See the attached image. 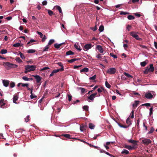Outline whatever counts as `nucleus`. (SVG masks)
<instances>
[{"instance_id": "f257e3e1", "label": "nucleus", "mask_w": 157, "mask_h": 157, "mask_svg": "<svg viewBox=\"0 0 157 157\" xmlns=\"http://www.w3.org/2000/svg\"><path fill=\"white\" fill-rule=\"evenodd\" d=\"M3 65L7 70H10L12 68H17L18 67L17 65L12 63L9 62H4Z\"/></svg>"}, {"instance_id": "f03ea898", "label": "nucleus", "mask_w": 157, "mask_h": 157, "mask_svg": "<svg viewBox=\"0 0 157 157\" xmlns=\"http://www.w3.org/2000/svg\"><path fill=\"white\" fill-rule=\"evenodd\" d=\"M154 70V68L152 64H150V67H147V68L144 71V74H147L149 72H153Z\"/></svg>"}, {"instance_id": "7ed1b4c3", "label": "nucleus", "mask_w": 157, "mask_h": 157, "mask_svg": "<svg viewBox=\"0 0 157 157\" xmlns=\"http://www.w3.org/2000/svg\"><path fill=\"white\" fill-rule=\"evenodd\" d=\"M138 32H136L134 31H132L130 33V34L131 36L134 38H135L137 40L140 41L142 40V38H140L139 37V36L137 35V34H138Z\"/></svg>"}, {"instance_id": "20e7f679", "label": "nucleus", "mask_w": 157, "mask_h": 157, "mask_svg": "<svg viewBox=\"0 0 157 157\" xmlns=\"http://www.w3.org/2000/svg\"><path fill=\"white\" fill-rule=\"evenodd\" d=\"M116 71V69L113 67H111L108 69L106 71V73L110 74H114Z\"/></svg>"}, {"instance_id": "39448f33", "label": "nucleus", "mask_w": 157, "mask_h": 157, "mask_svg": "<svg viewBox=\"0 0 157 157\" xmlns=\"http://www.w3.org/2000/svg\"><path fill=\"white\" fill-rule=\"evenodd\" d=\"M36 67L34 65H27L25 67V70H29L31 71H33L35 70Z\"/></svg>"}, {"instance_id": "423d86ee", "label": "nucleus", "mask_w": 157, "mask_h": 157, "mask_svg": "<svg viewBox=\"0 0 157 157\" xmlns=\"http://www.w3.org/2000/svg\"><path fill=\"white\" fill-rule=\"evenodd\" d=\"M93 47V45L91 44H85L83 48V49L85 51H86L91 48Z\"/></svg>"}, {"instance_id": "0eeeda50", "label": "nucleus", "mask_w": 157, "mask_h": 157, "mask_svg": "<svg viewBox=\"0 0 157 157\" xmlns=\"http://www.w3.org/2000/svg\"><path fill=\"white\" fill-rule=\"evenodd\" d=\"M37 34L40 36V37L42 38V41L43 42L45 41L47 38L46 36L45 35H43V34L40 32L37 31Z\"/></svg>"}, {"instance_id": "6e6552de", "label": "nucleus", "mask_w": 157, "mask_h": 157, "mask_svg": "<svg viewBox=\"0 0 157 157\" xmlns=\"http://www.w3.org/2000/svg\"><path fill=\"white\" fill-rule=\"evenodd\" d=\"M145 97L147 99H151L153 98V95L150 93H146L145 94Z\"/></svg>"}, {"instance_id": "1a4fd4ad", "label": "nucleus", "mask_w": 157, "mask_h": 157, "mask_svg": "<svg viewBox=\"0 0 157 157\" xmlns=\"http://www.w3.org/2000/svg\"><path fill=\"white\" fill-rule=\"evenodd\" d=\"M142 142L143 144L146 145H148L151 143V141L150 139H144L142 140Z\"/></svg>"}, {"instance_id": "9d476101", "label": "nucleus", "mask_w": 157, "mask_h": 157, "mask_svg": "<svg viewBox=\"0 0 157 157\" xmlns=\"http://www.w3.org/2000/svg\"><path fill=\"white\" fill-rule=\"evenodd\" d=\"M128 142L130 143H132L133 144L132 146L136 147V146L137 145V143L138 142L137 141L135 140H132L131 139L129 140H128Z\"/></svg>"}, {"instance_id": "9b49d317", "label": "nucleus", "mask_w": 157, "mask_h": 157, "mask_svg": "<svg viewBox=\"0 0 157 157\" xmlns=\"http://www.w3.org/2000/svg\"><path fill=\"white\" fill-rule=\"evenodd\" d=\"M95 98V97L91 94L88 97L87 100L89 102H90V101H93L94 98Z\"/></svg>"}, {"instance_id": "f8f14e48", "label": "nucleus", "mask_w": 157, "mask_h": 157, "mask_svg": "<svg viewBox=\"0 0 157 157\" xmlns=\"http://www.w3.org/2000/svg\"><path fill=\"white\" fill-rule=\"evenodd\" d=\"M57 64L59 66L61 67L60 68L57 69V70H59V71H64V67L63 66L62 63L61 62H59L57 63Z\"/></svg>"}, {"instance_id": "ddd939ff", "label": "nucleus", "mask_w": 157, "mask_h": 157, "mask_svg": "<svg viewBox=\"0 0 157 157\" xmlns=\"http://www.w3.org/2000/svg\"><path fill=\"white\" fill-rule=\"evenodd\" d=\"M33 76L35 77L36 80V82L38 83L40 82L41 80V77L39 75H34Z\"/></svg>"}, {"instance_id": "4468645a", "label": "nucleus", "mask_w": 157, "mask_h": 157, "mask_svg": "<svg viewBox=\"0 0 157 157\" xmlns=\"http://www.w3.org/2000/svg\"><path fill=\"white\" fill-rule=\"evenodd\" d=\"M2 83H3V85L7 87L8 86L9 83V81L8 80H2Z\"/></svg>"}, {"instance_id": "2eb2a0df", "label": "nucleus", "mask_w": 157, "mask_h": 157, "mask_svg": "<svg viewBox=\"0 0 157 157\" xmlns=\"http://www.w3.org/2000/svg\"><path fill=\"white\" fill-rule=\"evenodd\" d=\"M87 126L85 124H82L80 127V130L81 131H83L84 130H86Z\"/></svg>"}, {"instance_id": "dca6fc26", "label": "nucleus", "mask_w": 157, "mask_h": 157, "mask_svg": "<svg viewBox=\"0 0 157 157\" xmlns=\"http://www.w3.org/2000/svg\"><path fill=\"white\" fill-rule=\"evenodd\" d=\"M124 147L128 149L129 150H131L135 148L136 147L134 146H132V147L131 146L125 145L124 146Z\"/></svg>"}, {"instance_id": "f3484780", "label": "nucleus", "mask_w": 157, "mask_h": 157, "mask_svg": "<svg viewBox=\"0 0 157 157\" xmlns=\"http://www.w3.org/2000/svg\"><path fill=\"white\" fill-rule=\"evenodd\" d=\"M96 48L101 53H103V49L102 47L100 45H98L97 46Z\"/></svg>"}, {"instance_id": "a211bd4d", "label": "nucleus", "mask_w": 157, "mask_h": 157, "mask_svg": "<svg viewBox=\"0 0 157 157\" xmlns=\"http://www.w3.org/2000/svg\"><path fill=\"white\" fill-rule=\"evenodd\" d=\"M4 100L3 99H2L0 101V107L3 108L5 105V103L4 102Z\"/></svg>"}, {"instance_id": "6ab92c4d", "label": "nucleus", "mask_w": 157, "mask_h": 157, "mask_svg": "<svg viewBox=\"0 0 157 157\" xmlns=\"http://www.w3.org/2000/svg\"><path fill=\"white\" fill-rule=\"evenodd\" d=\"M62 136H64V137L68 138L70 139H76V138L72 137L71 136V135L68 134H63V135Z\"/></svg>"}, {"instance_id": "aec40b11", "label": "nucleus", "mask_w": 157, "mask_h": 157, "mask_svg": "<svg viewBox=\"0 0 157 157\" xmlns=\"http://www.w3.org/2000/svg\"><path fill=\"white\" fill-rule=\"evenodd\" d=\"M18 95H15L13 98V103H16V101L18 99Z\"/></svg>"}, {"instance_id": "412c9836", "label": "nucleus", "mask_w": 157, "mask_h": 157, "mask_svg": "<svg viewBox=\"0 0 157 157\" xmlns=\"http://www.w3.org/2000/svg\"><path fill=\"white\" fill-rule=\"evenodd\" d=\"M64 43H62L59 44H54V47L57 49H59L60 48V47L63 44H64Z\"/></svg>"}, {"instance_id": "4be33fe9", "label": "nucleus", "mask_w": 157, "mask_h": 157, "mask_svg": "<svg viewBox=\"0 0 157 157\" xmlns=\"http://www.w3.org/2000/svg\"><path fill=\"white\" fill-rule=\"evenodd\" d=\"M59 72V70H54L51 73L50 75L49 76L50 77H52V76H53L54 75V74L55 73H57V72Z\"/></svg>"}, {"instance_id": "5701e85b", "label": "nucleus", "mask_w": 157, "mask_h": 157, "mask_svg": "<svg viewBox=\"0 0 157 157\" xmlns=\"http://www.w3.org/2000/svg\"><path fill=\"white\" fill-rule=\"evenodd\" d=\"M74 47L76 49L78 50L79 51H81L82 50V49L81 48H80V46H78V45L76 44H75L74 45Z\"/></svg>"}, {"instance_id": "b1692460", "label": "nucleus", "mask_w": 157, "mask_h": 157, "mask_svg": "<svg viewBox=\"0 0 157 157\" xmlns=\"http://www.w3.org/2000/svg\"><path fill=\"white\" fill-rule=\"evenodd\" d=\"M74 54V52H72V51L70 50L67 52L66 53V55L67 56L70 55H73Z\"/></svg>"}, {"instance_id": "393cba45", "label": "nucleus", "mask_w": 157, "mask_h": 157, "mask_svg": "<svg viewBox=\"0 0 157 157\" xmlns=\"http://www.w3.org/2000/svg\"><path fill=\"white\" fill-rule=\"evenodd\" d=\"M79 59L74 58V59H71L69 60H68L67 61V62L70 63H72L76 60H78Z\"/></svg>"}, {"instance_id": "a878e982", "label": "nucleus", "mask_w": 157, "mask_h": 157, "mask_svg": "<svg viewBox=\"0 0 157 157\" xmlns=\"http://www.w3.org/2000/svg\"><path fill=\"white\" fill-rule=\"evenodd\" d=\"M89 71V69L88 68L86 67H85L80 70L81 73H82V72H87Z\"/></svg>"}, {"instance_id": "bb28decb", "label": "nucleus", "mask_w": 157, "mask_h": 157, "mask_svg": "<svg viewBox=\"0 0 157 157\" xmlns=\"http://www.w3.org/2000/svg\"><path fill=\"white\" fill-rule=\"evenodd\" d=\"M36 52V50L34 49H31L27 50V52L28 53H33Z\"/></svg>"}, {"instance_id": "cd10ccee", "label": "nucleus", "mask_w": 157, "mask_h": 157, "mask_svg": "<svg viewBox=\"0 0 157 157\" xmlns=\"http://www.w3.org/2000/svg\"><path fill=\"white\" fill-rule=\"evenodd\" d=\"M56 8L57 10H58L60 13L63 14L62 10L61 8L59 6H56Z\"/></svg>"}, {"instance_id": "c85d7f7f", "label": "nucleus", "mask_w": 157, "mask_h": 157, "mask_svg": "<svg viewBox=\"0 0 157 157\" xmlns=\"http://www.w3.org/2000/svg\"><path fill=\"white\" fill-rule=\"evenodd\" d=\"M139 102V101H135V103L133 104V107H134L135 108L137 107Z\"/></svg>"}, {"instance_id": "c756f323", "label": "nucleus", "mask_w": 157, "mask_h": 157, "mask_svg": "<svg viewBox=\"0 0 157 157\" xmlns=\"http://www.w3.org/2000/svg\"><path fill=\"white\" fill-rule=\"evenodd\" d=\"M123 74L125 75V76H126V77H128V78H133V76L131 75H130L129 74H128V73H127L126 72H124L123 73Z\"/></svg>"}, {"instance_id": "7c9ffc66", "label": "nucleus", "mask_w": 157, "mask_h": 157, "mask_svg": "<svg viewBox=\"0 0 157 157\" xmlns=\"http://www.w3.org/2000/svg\"><path fill=\"white\" fill-rule=\"evenodd\" d=\"M126 123L128 124V125L129 126L131 124V123L130 120V119L129 117H128L126 121Z\"/></svg>"}, {"instance_id": "2f4dec72", "label": "nucleus", "mask_w": 157, "mask_h": 157, "mask_svg": "<svg viewBox=\"0 0 157 157\" xmlns=\"http://www.w3.org/2000/svg\"><path fill=\"white\" fill-rule=\"evenodd\" d=\"M127 18L130 20H133L135 19V17L132 15H129L128 16Z\"/></svg>"}, {"instance_id": "473e14b6", "label": "nucleus", "mask_w": 157, "mask_h": 157, "mask_svg": "<svg viewBox=\"0 0 157 157\" xmlns=\"http://www.w3.org/2000/svg\"><path fill=\"white\" fill-rule=\"evenodd\" d=\"M95 125L91 123H90L89 124V127L91 129H93L94 128Z\"/></svg>"}, {"instance_id": "72a5a7b5", "label": "nucleus", "mask_w": 157, "mask_h": 157, "mask_svg": "<svg viewBox=\"0 0 157 157\" xmlns=\"http://www.w3.org/2000/svg\"><path fill=\"white\" fill-rule=\"evenodd\" d=\"M7 50L6 49H2L1 50L0 52V53L1 54H5L7 53Z\"/></svg>"}, {"instance_id": "f704fd0d", "label": "nucleus", "mask_w": 157, "mask_h": 157, "mask_svg": "<svg viewBox=\"0 0 157 157\" xmlns=\"http://www.w3.org/2000/svg\"><path fill=\"white\" fill-rule=\"evenodd\" d=\"M48 13L49 15L50 16H52V15L55 14V13H54L52 10H48Z\"/></svg>"}, {"instance_id": "c9c22d12", "label": "nucleus", "mask_w": 157, "mask_h": 157, "mask_svg": "<svg viewBox=\"0 0 157 157\" xmlns=\"http://www.w3.org/2000/svg\"><path fill=\"white\" fill-rule=\"evenodd\" d=\"M104 26L102 25H101L99 27L98 30L100 32H102L104 30Z\"/></svg>"}, {"instance_id": "e433bc0d", "label": "nucleus", "mask_w": 157, "mask_h": 157, "mask_svg": "<svg viewBox=\"0 0 157 157\" xmlns=\"http://www.w3.org/2000/svg\"><path fill=\"white\" fill-rule=\"evenodd\" d=\"M54 42V40L53 39H51L49 41L48 43V45H50L53 44Z\"/></svg>"}, {"instance_id": "4c0bfd02", "label": "nucleus", "mask_w": 157, "mask_h": 157, "mask_svg": "<svg viewBox=\"0 0 157 157\" xmlns=\"http://www.w3.org/2000/svg\"><path fill=\"white\" fill-rule=\"evenodd\" d=\"M15 60L17 62L19 63H20L22 62V60L19 57H16Z\"/></svg>"}, {"instance_id": "58836bf2", "label": "nucleus", "mask_w": 157, "mask_h": 157, "mask_svg": "<svg viewBox=\"0 0 157 157\" xmlns=\"http://www.w3.org/2000/svg\"><path fill=\"white\" fill-rule=\"evenodd\" d=\"M122 154H128L129 153V151L127 150L124 149L123 151L121 152Z\"/></svg>"}, {"instance_id": "ea45409f", "label": "nucleus", "mask_w": 157, "mask_h": 157, "mask_svg": "<svg viewBox=\"0 0 157 157\" xmlns=\"http://www.w3.org/2000/svg\"><path fill=\"white\" fill-rule=\"evenodd\" d=\"M96 75H94L93 76L89 78V79L90 80H94L96 79Z\"/></svg>"}, {"instance_id": "a19ab883", "label": "nucleus", "mask_w": 157, "mask_h": 157, "mask_svg": "<svg viewBox=\"0 0 157 157\" xmlns=\"http://www.w3.org/2000/svg\"><path fill=\"white\" fill-rule=\"evenodd\" d=\"M118 125L120 127H122V128H127L129 127V125H128V126L124 125H122V124H121L120 123H119Z\"/></svg>"}, {"instance_id": "79ce46f5", "label": "nucleus", "mask_w": 157, "mask_h": 157, "mask_svg": "<svg viewBox=\"0 0 157 157\" xmlns=\"http://www.w3.org/2000/svg\"><path fill=\"white\" fill-rule=\"evenodd\" d=\"M13 46L15 47H18L21 46V44L19 43H18L13 44Z\"/></svg>"}, {"instance_id": "37998d69", "label": "nucleus", "mask_w": 157, "mask_h": 157, "mask_svg": "<svg viewBox=\"0 0 157 157\" xmlns=\"http://www.w3.org/2000/svg\"><path fill=\"white\" fill-rule=\"evenodd\" d=\"M155 129L153 127H151L150 131L148 132V134H150L152 133L154 131Z\"/></svg>"}, {"instance_id": "c03bdc74", "label": "nucleus", "mask_w": 157, "mask_h": 157, "mask_svg": "<svg viewBox=\"0 0 157 157\" xmlns=\"http://www.w3.org/2000/svg\"><path fill=\"white\" fill-rule=\"evenodd\" d=\"M105 85L108 88H109L111 87V85L109 84L107 81H106L105 82Z\"/></svg>"}, {"instance_id": "a18cd8bd", "label": "nucleus", "mask_w": 157, "mask_h": 157, "mask_svg": "<svg viewBox=\"0 0 157 157\" xmlns=\"http://www.w3.org/2000/svg\"><path fill=\"white\" fill-rule=\"evenodd\" d=\"M129 13L126 12H123V11H121L120 13V14L121 15H126V14H129Z\"/></svg>"}, {"instance_id": "49530a36", "label": "nucleus", "mask_w": 157, "mask_h": 157, "mask_svg": "<svg viewBox=\"0 0 157 157\" xmlns=\"http://www.w3.org/2000/svg\"><path fill=\"white\" fill-rule=\"evenodd\" d=\"M88 106L87 105H84V106L82 108L83 110H85L86 111H88Z\"/></svg>"}, {"instance_id": "de8ad7c7", "label": "nucleus", "mask_w": 157, "mask_h": 157, "mask_svg": "<svg viewBox=\"0 0 157 157\" xmlns=\"http://www.w3.org/2000/svg\"><path fill=\"white\" fill-rule=\"evenodd\" d=\"M19 55H20V56L21 58L22 59H25V57L23 55V54L22 53H21V52H20V53L19 54Z\"/></svg>"}, {"instance_id": "09e8293b", "label": "nucleus", "mask_w": 157, "mask_h": 157, "mask_svg": "<svg viewBox=\"0 0 157 157\" xmlns=\"http://www.w3.org/2000/svg\"><path fill=\"white\" fill-rule=\"evenodd\" d=\"M147 64L145 61L142 62L140 63V65L142 67H144Z\"/></svg>"}, {"instance_id": "8fccbe9b", "label": "nucleus", "mask_w": 157, "mask_h": 157, "mask_svg": "<svg viewBox=\"0 0 157 157\" xmlns=\"http://www.w3.org/2000/svg\"><path fill=\"white\" fill-rule=\"evenodd\" d=\"M110 55L115 59L117 58V56L114 55L113 53H110Z\"/></svg>"}, {"instance_id": "3c124183", "label": "nucleus", "mask_w": 157, "mask_h": 157, "mask_svg": "<svg viewBox=\"0 0 157 157\" xmlns=\"http://www.w3.org/2000/svg\"><path fill=\"white\" fill-rule=\"evenodd\" d=\"M21 86L22 87H25L26 86V87H28L29 86V84L28 83H21Z\"/></svg>"}, {"instance_id": "603ef678", "label": "nucleus", "mask_w": 157, "mask_h": 157, "mask_svg": "<svg viewBox=\"0 0 157 157\" xmlns=\"http://www.w3.org/2000/svg\"><path fill=\"white\" fill-rule=\"evenodd\" d=\"M48 45L46 46L44 48V49L43 50V52L47 51L48 49L49 48V47L48 46Z\"/></svg>"}, {"instance_id": "864d4df0", "label": "nucleus", "mask_w": 157, "mask_h": 157, "mask_svg": "<svg viewBox=\"0 0 157 157\" xmlns=\"http://www.w3.org/2000/svg\"><path fill=\"white\" fill-rule=\"evenodd\" d=\"M15 86V83L13 82H12L10 83V87L12 88L13 87Z\"/></svg>"}, {"instance_id": "5fc2aeb1", "label": "nucleus", "mask_w": 157, "mask_h": 157, "mask_svg": "<svg viewBox=\"0 0 157 157\" xmlns=\"http://www.w3.org/2000/svg\"><path fill=\"white\" fill-rule=\"evenodd\" d=\"M29 116H27L25 118V120L26 122H28L29 120Z\"/></svg>"}, {"instance_id": "6e6d98bb", "label": "nucleus", "mask_w": 157, "mask_h": 157, "mask_svg": "<svg viewBox=\"0 0 157 157\" xmlns=\"http://www.w3.org/2000/svg\"><path fill=\"white\" fill-rule=\"evenodd\" d=\"M79 89L81 90V92L82 93H84L86 90V89L85 88H84L80 87L79 88Z\"/></svg>"}, {"instance_id": "4d7b16f0", "label": "nucleus", "mask_w": 157, "mask_h": 157, "mask_svg": "<svg viewBox=\"0 0 157 157\" xmlns=\"http://www.w3.org/2000/svg\"><path fill=\"white\" fill-rule=\"evenodd\" d=\"M150 110V115H151L153 113V107H152L151 108H150L149 109Z\"/></svg>"}, {"instance_id": "13d9d810", "label": "nucleus", "mask_w": 157, "mask_h": 157, "mask_svg": "<svg viewBox=\"0 0 157 157\" xmlns=\"http://www.w3.org/2000/svg\"><path fill=\"white\" fill-rule=\"evenodd\" d=\"M121 79L122 80H125L126 79V78L125 77V75L124 74L121 75Z\"/></svg>"}, {"instance_id": "bf43d9fd", "label": "nucleus", "mask_w": 157, "mask_h": 157, "mask_svg": "<svg viewBox=\"0 0 157 157\" xmlns=\"http://www.w3.org/2000/svg\"><path fill=\"white\" fill-rule=\"evenodd\" d=\"M30 97L31 99H32L34 98H36L37 96L36 95H34L33 94L32 95H31Z\"/></svg>"}, {"instance_id": "052dcab7", "label": "nucleus", "mask_w": 157, "mask_h": 157, "mask_svg": "<svg viewBox=\"0 0 157 157\" xmlns=\"http://www.w3.org/2000/svg\"><path fill=\"white\" fill-rule=\"evenodd\" d=\"M22 78L23 80H24L25 81H29V78L25 77V76H24Z\"/></svg>"}, {"instance_id": "680f3d73", "label": "nucleus", "mask_w": 157, "mask_h": 157, "mask_svg": "<svg viewBox=\"0 0 157 157\" xmlns=\"http://www.w3.org/2000/svg\"><path fill=\"white\" fill-rule=\"evenodd\" d=\"M134 110H132L131 113V117L132 118H134Z\"/></svg>"}, {"instance_id": "e2e57ef3", "label": "nucleus", "mask_w": 157, "mask_h": 157, "mask_svg": "<svg viewBox=\"0 0 157 157\" xmlns=\"http://www.w3.org/2000/svg\"><path fill=\"white\" fill-rule=\"evenodd\" d=\"M68 101H71L72 98V96L68 94Z\"/></svg>"}, {"instance_id": "0e129e2a", "label": "nucleus", "mask_w": 157, "mask_h": 157, "mask_svg": "<svg viewBox=\"0 0 157 157\" xmlns=\"http://www.w3.org/2000/svg\"><path fill=\"white\" fill-rule=\"evenodd\" d=\"M35 41H36L34 40L33 39H31L30 40V41L27 43V44H29L30 43Z\"/></svg>"}, {"instance_id": "69168bd1", "label": "nucleus", "mask_w": 157, "mask_h": 157, "mask_svg": "<svg viewBox=\"0 0 157 157\" xmlns=\"http://www.w3.org/2000/svg\"><path fill=\"white\" fill-rule=\"evenodd\" d=\"M131 28V26L130 25H128L127 27V29L128 30V31H130V28Z\"/></svg>"}, {"instance_id": "338daca9", "label": "nucleus", "mask_w": 157, "mask_h": 157, "mask_svg": "<svg viewBox=\"0 0 157 157\" xmlns=\"http://www.w3.org/2000/svg\"><path fill=\"white\" fill-rule=\"evenodd\" d=\"M105 153L107 155H109L110 156L113 157H115L114 156L112 155L111 154H110L109 153V152H106L105 151Z\"/></svg>"}, {"instance_id": "774afa93", "label": "nucleus", "mask_w": 157, "mask_h": 157, "mask_svg": "<svg viewBox=\"0 0 157 157\" xmlns=\"http://www.w3.org/2000/svg\"><path fill=\"white\" fill-rule=\"evenodd\" d=\"M134 15L135 16L137 17H139L140 16V14L137 13H134Z\"/></svg>"}]
</instances>
